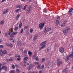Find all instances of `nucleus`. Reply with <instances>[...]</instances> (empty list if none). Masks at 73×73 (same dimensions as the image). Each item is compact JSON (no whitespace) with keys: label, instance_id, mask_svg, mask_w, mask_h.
Instances as JSON below:
<instances>
[{"label":"nucleus","instance_id":"f257e3e1","mask_svg":"<svg viewBox=\"0 0 73 73\" xmlns=\"http://www.w3.org/2000/svg\"><path fill=\"white\" fill-rule=\"evenodd\" d=\"M57 60V62L56 64L57 66H60L61 64H62V61H60L61 60L60 59L58 58Z\"/></svg>","mask_w":73,"mask_h":73},{"label":"nucleus","instance_id":"f03ea898","mask_svg":"<svg viewBox=\"0 0 73 73\" xmlns=\"http://www.w3.org/2000/svg\"><path fill=\"white\" fill-rule=\"evenodd\" d=\"M45 25V23H40L39 25V28L40 29L42 30Z\"/></svg>","mask_w":73,"mask_h":73},{"label":"nucleus","instance_id":"7ed1b4c3","mask_svg":"<svg viewBox=\"0 0 73 73\" xmlns=\"http://www.w3.org/2000/svg\"><path fill=\"white\" fill-rule=\"evenodd\" d=\"M33 8L31 6H30L28 7V9L27 11V13H29V12L31 11L32 10Z\"/></svg>","mask_w":73,"mask_h":73},{"label":"nucleus","instance_id":"20e7f679","mask_svg":"<svg viewBox=\"0 0 73 73\" xmlns=\"http://www.w3.org/2000/svg\"><path fill=\"white\" fill-rule=\"evenodd\" d=\"M22 41L21 40H18L17 42V44L18 46H21V44H22Z\"/></svg>","mask_w":73,"mask_h":73},{"label":"nucleus","instance_id":"39448f33","mask_svg":"<svg viewBox=\"0 0 73 73\" xmlns=\"http://www.w3.org/2000/svg\"><path fill=\"white\" fill-rule=\"evenodd\" d=\"M59 51L61 53H63L64 52V48L62 47H60L59 48Z\"/></svg>","mask_w":73,"mask_h":73},{"label":"nucleus","instance_id":"423d86ee","mask_svg":"<svg viewBox=\"0 0 73 73\" xmlns=\"http://www.w3.org/2000/svg\"><path fill=\"white\" fill-rule=\"evenodd\" d=\"M2 69H4V70L7 71L8 70V68H7V67L5 66H2Z\"/></svg>","mask_w":73,"mask_h":73},{"label":"nucleus","instance_id":"0eeeda50","mask_svg":"<svg viewBox=\"0 0 73 73\" xmlns=\"http://www.w3.org/2000/svg\"><path fill=\"white\" fill-rule=\"evenodd\" d=\"M46 43V41L43 42L42 43H40V46H44V45H45Z\"/></svg>","mask_w":73,"mask_h":73},{"label":"nucleus","instance_id":"6e6552de","mask_svg":"<svg viewBox=\"0 0 73 73\" xmlns=\"http://www.w3.org/2000/svg\"><path fill=\"white\" fill-rule=\"evenodd\" d=\"M28 58L27 56H26L24 58V60L23 61L24 64H25L26 63H27V61L25 60H27Z\"/></svg>","mask_w":73,"mask_h":73},{"label":"nucleus","instance_id":"1a4fd4ad","mask_svg":"<svg viewBox=\"0 0 73 73\" xmlns=\"http://www.w3.org/2000/svg\"><path fill=\"white\" fill-rule=\"evenodd\" d=\"M37 37H38V36H37V35H35L34 36V38H33L34 41H35V40H36L37 39Z\"/></svg>","mask_w":73,"mask_h":73},{"label":"nucleus","instance_id":"9d476101","mask_svg":"<svg viewBox=\"0 0 73 73\" xmlns=\"http://www.w3.org/2000/svg\"><path fill=\"white\" fill-rule=\"evenodd\" d=\"M33 68V65L32 64H30L29 66L27 68V69L28 70H31V68Z\"/></svg>","mask_w":73,"mask_h":73},{"label":"nucleus","instance_id":"9b49d317","mask_svg":"<svg viewBox=\"0 0 73 73\" xmlns=\"http://www.w3.org/2000/svg\"><path fill=\"white\" fill-rule=\"evenodd\" d=\"M8 11H9V9H6L5 11H4L3 12V14H6V13H8Z\"/></svg>","mask_w":73,"mask_h":73},{"label":"nucleus","instance_id":"f8f14e48","mask_svg":"<svg viewBox=\"0 0 73 73\" xmlns=\"http://www.w3.org/2000/svg\"><path fill=\"white\" fill-rule=\"evenodd\" d=\"M7 61H13V59L12 58H10V59L9 60L7 59Z\"/></svg>","mask_w":73,"mask_h":73},{"label":"nucleus","instance_id":"ddd939ff","mask_svg":"<svg viewBox=\"0 0 73 73\" xmlns=\"http://www.w3.org/2000/svg\"><path fill=\"white\" fill-rule=\"evenodd\" d=\"M68 32L67 31H66V30H64L63 31V32L64 35H66V34L67 33H68Z\"/></svg>","mask_w":73,"mask_h":73},{"label":"nucleus","instance_id":"4468645a","mask_svg":"<svg viewBox=\"0 0 73 73\" xmlns=\"http://www.w3.org/2000/svg\"><path fill=\"white\" fill-rule=\"evenodd\" d=\"M65 30L68 32V31H69V30H70V28L68 27H66L65 28Z\"/></svg>","mask_w":73,"mask_h":73},{"label":"nucleus","instance_id":"2eb2a0df","mask_svg":"<svg viewBox=\"0 0 73 73\" xmlns=\"http://www.w3.org/2000/svg\"><path fill=\"white\" fill-rule=\"evenodd\" d=\"M16 8H22V5H17L16 6Z\"/></svg>","mask_w":73,"mask_h":73},{"label":"nucleus","instance_id":"dca6fc26","mask_svg":"<svg viewBox=\"0 0 73 73\" xmlns=\"http://www.w3.org/2000/svg\"><path fill=\"white\" fill-rule=\"evenodd\" d=\"M25 33L26 35H27V36H29L30 35L29 32H28V31H26Z\"/></svg>","mask_w":73,"mask_h":73},{"label":"nucleus","instance_id":"f3484780","mask_svg":"<svg viewBox=\"0 0 73 73\" xmlns=\"http://www.w3.org/2000/svg\"><path fill=\"white\" fill-rule=\"evenodd\" d=\"M65 24H66V23L64 22L61 25V27H64L65 25Z\"/></svg>","mask_w":73,"mask_h":73},{"label":"nucleus","instance_id":"a211bd4d","mask_svg":"<svg viewBox=\"0 0 73 73\" xmlns=\"http://www.w3.org/2000/svg\"><path fill=\"white\" fill-rule=\"evenodd\" d=\"M3 52L4 54H7V52L6 50H4L3 51Z\"/></svg>","mask_w":73,"mask_h":73},{"label":"nucleus","instance_id":"6ab92c4d","mask_svg":"<svg viewBox=\"0 0 73 73\" xmlns=\"http://www.w3.org/2000/svg\"><path fill=\"white\" fill-rule=\"evenodd\" d=\"M21 27H22V23L20 22L19 26V28H21Z\"/></svg>","mask_w":73,"mask_h":73},{"label":"nucleus","instance_id":"aec40b11","mask_svg":"<svg viewBox=\"0 0 73 73\" xmlns=\"http://www.w3.org/2000/svg\"><path fill=\"white\" fill-rule=\"evenodd\" d=\"M28 54H29L30 56H31L32 55V52H31L30 51H28Z\"/></svg>","mask_w":73,"mask_h":73},{"label":"nucleus","instance_id":"412c9836","mask_svg":"<svg viewBox=\"0 0 73 73\" xmlns=\"http://www.w3.org/2000/svg\"><path fill=\"white\" fill-rule=\"evenodd\" d=\"M4 21L2 20L1 22H0V24H1V25H3L4 24Z\"/></svg>","mask_w":73,"mask_h":73},{"label":"nucleus","instance_id":"4be33fe9","mask_svg":"<svg viewBox=\"0 0 73 73\" xmlns=\"http://www.w3.org/2000/svg\"><path fill=\"white\" fill-rule=\"evenodd\" d=\"M46 46L45 45H44L42 46L40 48V50H41V49H42L43 48H44Z\"/></svg>","mask_w":73,"mask_h":73},{"label":"nucleus","instance_id":"5701e85b","mask_svg":"<svg viewBox=\"0 0 73 73\" xmlns=\"http://www.w3.org/2000/svg\"><path fill=\"white\" fill-rule=\"evenodd\" d=\"M44 32L46 33L47 32V31H46V27H45L44 28Z\"/></svg>","mask_w":73,"mask_h":73},{"label":"nucleus","instance_id":"b1692460","mask_svg":"<svg viewBox=\"0 0 73 73\" xmlns=\"http://www.w3.org/2000/svg\"><path fill=\"white\" fill-rule=\"evenodd\" d=\"M56 25H58L59 24V21L58 20H56Z\"/></svg>","mask_w":73,"mask_h":73},{"label":"nucleus","instance_id":"393cba45","mask_svg":"<svg viewBox=\"0 0 73 73\" xmlns=\"http://www.w3.org/2000/svg\"><path fill=\"white\" fill-rule=\"evenodd\" d=\"M69 57L68 56H67V57L66 58V61H68L69 60Z\"/></svg>","mask_w":73,"mask_h":73},{"label":"nucleus","instance_id":"a878e982","mask_svg":"<svg viewBox=\"0 0 73 73\" xmlns=\"http://www.w3.org/2000/svg\"><path fill=\"white\" fill-rule=\"evenodd\" d=\"M23 31L24 30L23 29H22L20 31L21 33H23Z\"/></svg>","mask_w":73,"mask_h":73},{"label":"nucleus","instance_id":"bb28decb","mask_svg":"<svg viewBox=\"0 0 73 73\" xmlns=\"http://www.w3.org/2000/svg\"><path fill=\"white\" fill-rule=\"evenodd\" d=\"M28 6V5H26L24 6V8L23 9V10H25V9H26V8H27V7Z\"/></svg>","mask_w":73,"mask_h":73},{"label":"nucleus","instance_id":"cd10ccee","mask_svg":"<svg viewBox=\"0 0 73 73\" xmlns=\"http://www.w3.org/2000/svg\"><path fill=\"white\" fill-rule=\"evenodd\" d=\"M18 29H19V28H18V27H16L15 28L14 30L15 31H17V30Z\"/></svg>","mask_w":73,"mask_h":73},{"label":"nucleus","instance_id":"c85d7f7f","mask_svg":"<svg viewBox=\"0 0 73 73\" xmlns=\"http://www.w3.org/2000/svg\"><path fill=\"white\" fill-rule=\"evenodd\" d=\"M47 30L48 31H51V30H52V29L51 28H47Z\"/></svg>","mask_w":73,"mask_h":73},{"label":"nucleus","instance_id":"c756f323","mask_svg":"<svg viewBox=\"0 0 73 73\" xmlns=\"http://www.w3.org/2000/svg\"><path fill=\"white\" fill-rule=\"evenodd\" d=\"M20 10H21V9H17L16 10V11L15 12L16 13H17V12H19V11Z\"/></svg>","mask_w":73,"mask_h":73},{"label":"nucleus","instance_id":"7c9ffc66","mask_svg":"<svg viewBox=\"0 0 73 73\" xmlns=\"http://www.w3.org/2000/svg\"><path fill=\"white\" fill-rule=\"evenodd\" d=\"M73 10V8H71L69 10V12H72V11Z\"/></svg>","mask_w":73,"mask_h":73},{"label":"nucleus","instance_id":"2f4dec72","mask_svg":"<svg viewBox=\"0 0 73 73\" xmlns=\"http://www.w3.org/2000/svg\"><path fill=\"white\" fill-rule=\"evenodd\" d=\"M47 11V10H46V9H44L43 10V12H45V13H46Z\"/></svg>","mask_w":73,"mask_h":73},{"label":"nucleus","instance_id":"473e14b6","mask_svg":"<svg viewBox=\"0 0 73 73\" xmlns=\"http://www.w3.org/2000/svg\"><path fill=\"white\" fill-rule=\"evenodd\" d=\"M16 72L17 73H20V71H19V70L18 68L17 69Z\"/></svg>","mask_w":73,"mask_h":73},{"label":"nucleus","instance_id":"72a5a7b5","mask_svg":"<svg viewBox=\"0 0 73 73\" xmlns=\"http://www.w3.org/2000/svg\"><path fill=\"white\" fill-rule=\"evenodd\" d=\"M17 32H13V35H16V34H17Z\"/></svg>","mask_w":73,"mask_h":73},{"label":"nucleus","instance_id":"f704fd0d","mask_svg":"<svg viewBox=\"0 0 73 73\" xmlns=\"http://www.w3.org/2000/svg\"><path fill=\"white\" fill-rule=\"evenodd\" d=\"M15 73V71L14 70H12L11 71L10 73Z\"/></svg>","mask_w":73,"mask_h":73},{"label":"nucleus","instance_id":"c9c22d12","mask_svg":"<svg viewBox=\"0 0 73 73\" xmlns=\"http://www.w3.org/2000/svg\"><path fill=\"white\" fill-rule=\"evenodd\" d=\"M30 33H32V32H33V28H31V29H30Z\"/></svg>","mask_w":73,"mask_h":73},{"label":"nucleus","instance_id":"e433bc0d","mask_svg":"<svg viewBox=\"0 0 73 73\" xmlns=\"http://www.w3.org/2000/svg\"><path fill=\"white\" fill-rule=\"evenodd\" d=\"M41 66V65L39 64L37 68L38 69H41V67L40 66Z\"/></svg>","mask_w":73,"mask_h":73},{"label":"nucleus","instance_id":"4c0bfd02","mask_svg":"<svg viewBox=\"0 0 73 73\" xmlns=\"http://www.w3.org/2000/svg\"><path fill=\"white\" fill-rule=\"evenodd\" d=\"M28 26H25L24 27V29L25 30V29H27V28H28Z\"/></svg>","mask_w":73,"mask_h":73},{"label":"nucleus","instance_id":"58836bf2","mask_svg":"<svg viewBox=\"0 0 73 73\" xmlns=\"http://www.w3.org/2000/svg\"><path fill=\"white\" fill-rule=\"evenodd\" d=\"M10 31H11V32H13V28H11L10 29Z\"/></svg>","mask_w":73,"mask_h":73},{"label":"nucleus","instance_id":"ea45409f","mask_svg":"<svg viewBox=\"0 0 73 73\" xmlns=\"http://www.w3.org/2000/svg\"><path fill=\"white\" fill-rule=\"evenodd\" d=\"M11 46V48H12L13 47V45L11 43L10 44L9 46Z\"/></svg>","mask_w":73,"mask_h":73},{"label":"nucleus","instance_id":"a19ab883","mask_svg":"<svg viewBox=\"0 0 73 73\" xmlns=\"http://www.w3.org/2000/svg\"><path fill=\"white\" fill-rule=\"evenodd\" d=\"M34 64H35V65H38V62H34Z\"/></svg>","mask_w":73,"mask_h":73},{"label":"nucleus","instance_id":"79ce46f5","mask_svg":"<svg viewBox=\"0 0 73 73\" xmlns=\"http://www.w3.org/2000/svg\"><path fill=\"white\" fill-rule=\"evenodd\" d=\"M24 53L25 54H26V53H27V51L25 50L24 51Z\"/></svg>","mask_w":73,"mask_h":73},{"label":"nucleus","instance_id":"37998d69","mask_svg":"<svg viewBox=\"0 0 73 73\" xmlns=\"http://www.w3.org/2000/svg\"><path fill=\"white\" fill-rule=\"evenodd\" d=\"M44 67V65H42V66L40 67V69H43Z\"/></svg>","mask_w":73,"mask_h":73},{"label":"nucleus","instance_id":"c03bdc74","mask_svg":"<svg viewBox=\"0 0 73 73\" xmlns=\"http://www.w3.org/2000/svg\"><path fill=\"white\" fill-rule=\"evenodd\" d=\"M20 15H18L17 16V19H18V18H19V17H20Z\"/></svg>","mask_w":73,"mask_h":73},{"label":"nucleus","instance_id":"a18cd8bd","mask_svg":"<svg viewBox=\"0 0 73 73\" xmlns=\"http://www.w3.org/2000/svg\"><path fill=\"white\" fill-rule=\"evenodd\" d=\"M1 56H3L4 53H3V51H2V52H1Z\"/></svg>","mask_w":73,"mask_h":73},{"label":"nucleus","instance_id":"49530a36","mask_svg":"<svg viewBox=\"0 0 73 73\" xmlns=\"http://www.w3.org/2000/svg\"><path fill=\"white\" fill-rule=\"evenodd\" d=\"M3 48V45H0V48Z\"/></svg>","mask_w":73,"mask_h":73},{"label":"nucleus","instance_id":"de8ad7c7","mask_svg":"<svg viewBox=\"0 0 73 73\" xmlns=\"http://www.w3.org/2000/svg\"><path fill=\"white\" fill-rule=\"evenodd\" d=\"M12 67L13 69H15V65H14V64H13V65H12Z\"/></svg>","mask_w":73,"mask_h":73},{"label":"nucleus","instance_id":"09e8293b","mask_svg":"<svg viewBox=\"0 0 73 73\" xmlns=\"http://www.w3.org/2000/svg\"><path fill=\"white\" fill-rule=\"evenodd\" d=\"M17 60L18 61H20L21 60V58H17Z\"/></svg>","mask_w":73,"mask_h":73},{"label":"nucleus","instance_id":"8fccbe9b","mask_svg":"<svg viewBox=\"0 0 73 73\" xmlns=\"http://www.w3.org/2000/svg\"><path fill=\"white\" fill-rule=\"evenodd\" d=\"M68 13L69 15H72V12H69H69H68Z\"/></svg>","mask_w":73,"mask_h":73},{"label":"nucleus","instance_id":"3c124183","mask_svg":"<svg viewBox=\"0 0 73 73\" xmlns=\"http://www.w3.org/2000/svg\"><path fill=\"white\" fill-rule=\"evenodd\" d=\"M35 59L36 61H38V58L37 57H36Z\"/></svg>","mask_w":73,"mask_h":73},{"label":"nucleus","instance_id":"603ef678","mask_svg":"<svg viewBox=\"0 0 73 73\" xmlns=\"http://www.w3.org/2000/svg\"><path fill=\"white\" fill-rule=\"evenodd\" d=\"M45 61V58H43L42 59V62H44Z\"/></svg>","mask_w":73,"mask_h":73},{"label":"nucleus","instance_id":"864d4df0","mask_svg":"<svg viewBox=\"0 0 73 73\" xmlns=\"http://www.w3.org/2000/svg\"><path fill=\"white\" fill-rule=\"evenodd\" d=\"M6 45L7 46H9V44H8V43H6Z\"/></svg>","mask_w":73,"mask_h":73},{"label":"nucleus","instance_id":"5fc2aeb1","mask_svg":"<svg viewBox=\"0 0 73 73\" xmlns=\"http://www.w3.org/2000/svg\"><path fill=\"white\" fill-rule=\"evenodd\" d=\"M17 57H18V58H20V57H21V56L20 55H17Z\"/></svg>","mask_w":73,"mask_h":73},{"label":"nucleus","instance_id":"6e6d98bb","mask_svg":"<svg viewBox=\"0 0 73 73\" xmlns=\"http://www.w3.org/2000/svg\"><path fill=\"white\" fill-rule=\"evenodd\" d=\"M68 69H64V70H63V72H65V71H66V70H67Z\"/></svg>","mask_w":73,"mask_h":73},{"label":"nucleus","instance_id":"4d7b16f0","mask_svg":"<svg viewBox=\"0 0 73 73\" xmlns=\"http://www.w3.org/2000/svg\"><path fill=\"white\" fill-rule=\"evenodd\" d=\"M5 36H7V35H8V34H7V33H6L5 34Z\"/></svg>","mask_w":73,"mask_h":73},{"label":"nucleus","instance_id":"13d9d810","mask_svg":"<svg viewBox=\"0 0 73 73\" xmlns=\"http://www.w3.org/2000/svg\"><path fill=\"white\" fill-rule=\"evenodd\" d=\"M12 40H13V38H10V41H12Z\"/></svg>","mask_w":73,"mask_h":73},{"label":"nucleus","instance_id":"bf43d9fd","mask_svg":"<svg viewBox=\"0 0 73 73\" xmlns=\"http://www.w3.org/2000/svg\"><path fill=\"white\" fill-rule=\"evenodd\" d=\"M25 64H26L27 65H29V64L26 61V63Z\"/></svg>","mask_w":73,"mask_h":73},{"label":"nucleus","instance_id":"052dcab7","mask_svg":"<svg viewBox=\"0 0 73 73\" xmlns=\"http://www.w3.org/2000/svg\"><path fill=\"white\" fill-rule=\"evenodd\" d=\"M13 35H11L10 36V37H13Z\"/></svg>","mask_w":73,"mask_h":73},{"label":"nucleus","instance_id":"680f3d73","mask_svg":"<svg viewBox=\"0 0 73 73\" xmlns=\"http://www.w3.org/2000/svg\"><path fill=\"white\" fill-rule=\"evenodd\" d=\"M2 69H3V68H2V67L1 68L0 67V72H1V70Z\"/></svg>","mask_w":73,"mask_h":73},{"label":"nucleus","instance_id":"e2e57ef3","mask_svg":"<svg viewBox=\"0 0 73 73\" xmlns=\"http://www.w3.org/2000/svg\"><path fill=\"white\" fill-rule=\"evenodd\" d=\"M11 32H9V33H8V35H11Z\"/></svg>","mask_w":73,"mask_h":73},{"label":"nucleus","instance_id":"0e129e2a","mask_svg":"<svg viewBox=\"0 0 73 73\" xmlns=\"http://www.w3.org/2000/svg\"><path fill=\"white\" fill-rule=\"evenodd\" d=\"M5 0H2V1H1V3H3V2H4V1H5Z\"/></svg>","mask_w":73,"mask_h":73},{"label":"nucleus","instance_id":"69168bd1","mask_svg":"<svg viewBox=\"0 0 73 73\" xmlns=\"http://www.w3.org/2000/svg\"><path fill=\"white\" fill-rule=\"evenodd\" d=\"M58 19H60V17H57V20H58Z\"/></svg>","mask_w":73,"mask_h":73},{"label":"nucleus","instance_id":"338daca9","mask_svg":"<svg viewBox=\"0 0 73 73\" xmlns=\"http://www.w3.org/2000/svg\"><path fill=\"white\" fill-rule=\"evenodd\" d=\"M0 52H3L2 51V49H0Z\"/></svg>","mask_w":73,"mask_h":73},{"label":"nucleus","instance_id":"774afa93","mask_svg":"<svg viewBox=\"0 0 73 73\" xmlns=\"http://www.w3.org/2000/svg\"><path fill=\"white\" fill-rule=\"evenodd\" d=\"M39 73H42V71L41 70H40L39 71Z\"/></svg>","mask_w":73,"mask_h":73}]
</instances>
